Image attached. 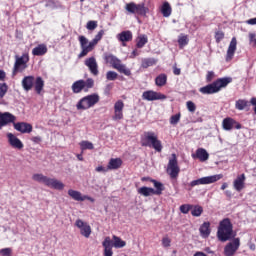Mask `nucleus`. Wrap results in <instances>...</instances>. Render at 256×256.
I'll list each match as a JSON object with an SVG mask.
<instances>
[{"label": "nucleus", "instance_id": "5", "mask_svg": "<svg viewBox=\"0 0 256 256\" xmlns=\"http://www.w3.org/2000/svg\"><path fill=\"white\" fill-rule=\"evenodd\" d=\"M33 181H36L37 183H43L46 187H50L51 189H56L57 191H63L65 189V184L63 182L55 179V178H49L43 174H33L32 175Z\"/></svg>", "mask_w": 256, "mask_h": 256}, {"label": "nucleus", "instance_id": "14", "mask_svg": "<svg viewBox=\"0 0 256 256\" xmlns=\"http://www.w3.org/2000/svg\"><path fill=\"white\" fill-rule=\"evenodd\" d=\"M142 99L144 101H165V99H167V95H165L161 92L147 90V91L143 92Z\"/></svg>", "mask_w": 256, "mask_h": 256}, {"label": "nucleus", "instance_id": "9", "mask_svg": "<svg viewBox=\"0 0 256 256\" xmlns=\"http://www.w3.org/2000/svg\"><path fill=\"white\" fill-rule=\"evenodd\" d=\"M78 41L80 43V47L82 49L81 53L78 54V59H83V57H87L93 49H95V46L99 43L96 42L94 39L89 42L85 36H79ZM87 43H89L87 45Z\"/></svg>", "mask_w": 256, "mask_h": 256}, {"label": "nucleus", "instance_id": "44", "mask_svg": "<svg viewBox=\"0 0 256 256\" xmlns=\"http://www.w3.org/2000/svg\"><path fill=\"white\" fill-rule=\"evenodd\" d=\"M7 91H9V86H7V83H0V99H3V97L7 95Z\"/></svg>", "mask_w": 256, "mask_h": 256}, {"label": "nucleus", "instance_id": "37", "mask_svg": "<svg viewBox=\"0 0 256 256\" xmlns=\"http://www.w3.org/2000/svg\"><path fill=\"white\" fill-rule=\"evenodd\" d=\"M148 42L149 39L147 38V35H140L137 37L136 47L138 49H143V47H145V45H147Z\"/></svg>", "mask_w": 256, "mask_h": 256}, {"label": "nucleus", "instance_id": "64", "mask_svg": "<svg viewBox=\"0 0 256 256\" xmlns=\"http://www.w3.org/2000/svg\"><path fill=\"white\" fill-rule=\"evenodd\" d=\"M77 159L78 161H83V154H78Z\"/></svg>", "mask_w": 256, "mask_h": 256}, {"label": "nucleus", "instance_id": "25", "mask_svg": "<svg viewBox=\"0 0 256 256\" xmlns=\"http://www.w3.org/2000/svg\"><path fill=\"white\" fill-rule=\"evenodd\" d=\"M123 165V160L121 158H111L107 165V171H116L121 169Z\"/></svg>", "mask_w": 256, "mask_h": 256}, {"label": "nucleus", "instance_id": "60", "mask_svg": "<svg viewBox=\"0 0 256 256\" xmlns=\"http://www.w3.org/2000/svg\"><path fill=\"white\" fill-rule=\"evenodd\" d=\"M96 171H97L98 173H101V171H103V172L105 173V171H107V169H105V167H103V166H98V167L96 168Z\"/></svg>", "mask_w": 256, "mask_h": 256}, {"label": "nucleus", "instance_id": "59", "mask_svg": "<svg viewBox=\"0 0 256 256\" xmlns=\"http://www.w3.org/2000/svg\"><path fill=\"white\" fill-rule=\"evenodd\" d=\"M85 200L90 201L91 203H95V199L91 196H84V201Z\"/></svg>", "mask_w": 256, "mask_h": 256}, {"label": "nucleus", "instance_id": "12", "mask_svg": "<svg viewBox=\"0 0 256 256\" xmlns=\"http://www.w3.org/2000/svg\"><path fill=\"white\" fill-rule=\"evenodd\" d=\"M220 179H223V174L206 176V177L199 178L197 180H193L190 183V186L197 187V185H211V183H217V181H220Z\"/></svg>", "mask_w": 256, "mask_h": 256}, {"label": "nucleus", "instance_id": "46", "mask_svg": "<svg viewBox=\"0 0 256 256\" xmlns=\"http://www.w3.org/2000/svg\"><path fill=\"white\" fill-rule=\"evenodd\" d=\"M179 121H181V113L172 115L170 117V125H177V123H179Z\"/></svg>", "mask_w": 256, "mask_h": 256}, {"label": "nucleus", "instance_id": "41", "mask_svg": "<svg viewBox=\"0 0 256 256\" xmlns=\"http://www.w3.org/2000/svg\"><path fill=\"white\" fill-rule=\"evenodd\" d=\"M80 149L82 151H87V149L89 151H93V149H95V146H93V143H91L87 140H84V141L80 142Z\"/></svg>", "mask_w": 256, "mask_h": 256}, {"label": "nucleus", "instance_id": "29", "mask_svg": "<svg viewBox=\"0 0 256 256\" xmlns=\"http://www.w3.org/2000/svg\"><path fill=\"white\" fill-rule=\"evenodd\" d=\"M199 233L203 239H207L211 235V222H204L199 228Z\"/></svg>", "mask_w": 256, "mask_h": 256}, {"label": "nucleus", "instance_id": "17", "mask_svg": "<svg viewBox=\"0 0 256 256\" xmlns=\"http://www.w3.org/2000/svg\"><path fill=\"white\" fill-rule=\"evenodd\" d=\"M84 65L88 67L91 75L97 77L99 75V64H97V59L95 56L89 57L84 61Z\"/></svg>", "mask_w": 256, "mask_h": 256}, {"label": "nucleus", "instance_id": "15", "mask_svg": "<svg viewBox=\"0 0 256 256\" xmlns=\"http://www.w3.org/2000/svg\"><path fill=\"white\" fill-rule=\"evenodd\" d=\"M239 247H241V239L234 238L232 242H229L224 247V255L225 256H233L237 251L239 250Z\"/></svg>", "mask_w": 256, "mask_h": 256}, {"label": "nucleus", "instance_id": "28", "mask_svg": "<svg viewBox=\"0 0 256 256\" xmlns=\"http://www.w3.org/2000/svg\"><path fill=\"white\" fill-rule=\"evenodd\" d=\"M117 39L121 43H129V41H133V32L129 30L122 31L117 35Z\"/></svg>", "mask_w": 256, "mask_h": 256}, {"label": "nucleus", "instance_id": "1", "mask_svg": "<svg viewBox=\"0 0 256 256\" xmlns=\"http://www.w3.org/2000/svg\"><path fill=\"white\" fill-rule=\"evenodd\" d=\"M217 238L222 243H225V241H231V239H235V233H233V223L231 222V219L224 218L219 222Z\"/></svg>", "mask_w": 256, "mask_h": 256}, {"label": "nucleus", "instance_id": "23", "mask_svg": "<svg viewBox=\"0 0 256 256\" xmlns=\"http://www.w3.org/2000/svg\"><path fill=\"white\" fill-rule=\"evenodd\" d=\"M102 247L104 248V256H113V241L111 237L107 236L102 242Z\"/></svg>", "mask_w": 256, "mask_h": 256}, {"label": "nucleus", "instance_id": "27", "mask_svg": "<svg viewBox=\"0 0 256 256\" xmlns=\"http://www.w3.org/2000/svg\"><path fill=\"white\" fill-rule=\"evenodd\" d=\"M193 159H199L202 163L209 159V153L205 148H198L196 154L192 155Z\"/></svg>", "mask_w": 256, "mask_h": 256}, {"label": "nucleus", "instance_id": "22", "mask_svg": "<svg viewBox=\"0 0 256 256\" xmlns=\"http://www.w3.org/2000/svg\"><path fill=\"white\" fill-rule=\"evenodd\" d=\"M15 115L9 112H0V131L3 127L9 125V123H15Z\"/></svg>", "mask_w": 256, "mask_h": 256}, {"label": "nucleus", "instance_id": "36", "mask_svg": "<svg viewBox=\"0 0 256 256\" xmlns=\"http://www.w3.org/2000/svg\"><path fill=\"white\" fill-rule=\"evenodd\" d=\"M156 64L157 60L155 58H144L142 59L141 67L142 69H148V67H153Z\"/></svg>", "mask_w": 256, "mask_h": 256}, {"label": "nucleus", "instance_id": "33", "mask_svg": "<svg viewBox=\"0 0 256 256\" xmlns=\"http://www.w3.org/2000/svg\"><path fill=\"white\" fill-rule=\"evenodd\" d=\"M155 189L151 188V187H140L138 189V194L142 195L143 197H151V195H155Z\"/></svg>", "mask_w": 256, "mask_h": 256}, {"label": "nucleus", "instance_id": "21", "mask_svg": "<svg viewBox=\"0 0 256 256\" xmlns=\"http://www.w3.org/2000/svg\"><path fill=\"white\" fill-rule=\"evenodd\" d=\"M7 139H8L9 145H11V147L13 149H18V151H21V149H23L25 147L23 142L17 136H15L13 133H8Z\"/></svg>", "mask_w": 256, "mask_h": 256}, {"label": "nucleus", "instance_id": "56", "mask_svg": "<svg viewBox=\"0 0 256 256\" xmlns=\"http://www.w3.org/2000/svg\"><path fill=\"white\" fill-rule=\"evenodd\" d=\"M247 25H256V18L246 20Z\"/></svg>", "mask_w": 256, "mask_h": 256}, {"label": "nucleus", "instance_id": "52", "mask_svg": "<svg viewBox=\"0 0 256 256\" xmlns=\"http://www.w3.org/2000/svg\"><path fill=\"white\" fill-rule=\"evenodd\" d=\"M213 79H215V72L208 71L207 75H206V82L211 83V81H213Z\"/></svg>", "mask_w": 256, "mask_h": 256}, {"label": "nucleus", "instance_id": "53", "mask_svg": "<svg viewBox=\"0 0 256 256\" xmlns=\"http://www.w3.org/2000/svg\"><path fill=\"white\" fill-rule=\"evenodd\" d=\"M103 35H105V30H100L94 37V40L99 43L103 39Z\"/></svg>", "mask_w": 256, "mask_h": 256}, {"label": "nucleus", "instance_id": "4", "mask_svg": "<svg viewBox=\"0 0 256 256\" xmlns=\"http://www.w3.org/2000/svg\"><path fill=\"white\" fill-rule=\"evenodd\" d=\"M142 147H151L157 153L163 151V144L157 134L153 131L144 132V136L141 139Z\"/></svg>", "mask_w": 256, "mask_h": 256}, {"label": "nucleus", "instance_id": "20", "mask_svg": "<svg viewBox=\"0 0 256 256\" xmlns=\"http://www.w3.org/2000/svg\"><path fill=\"white\" fill-rule=\"evenodd\" d=\"M235 51H237V38L233 37L226 52V63H230V61H233V57H235Z\"/></svg>", "mask_w": 256, "mask_h": 256}, {"label": "nucleus", "instance_id": "47", "mask_svg": "<svg viewBox=\"0 0 256 256\" xmlns=\"http://www.w3.org/2000/svg\"><path fill=\"white\" fill-rule=\"evenodd\" d=\"M214 37H215L216 43H221V41H223V39H225V32L217 31V32H215Z\"/></svg>", "mask_w": 256, "mask_h": 256}, {"label": "nucleus", "instance_id": "58", "mask_svg": "<svg viewBox=\"0 0 256 256\" xmlns=\"http://www.w3.org/2000/svg\"><path fill=\"white\" fill-rule=\"evenodd\" d=\"M173 73L175 75H181V69L177 68L176 66L173 67Z\"/></svg>", "mask_w": 256, "mask_h": 256}, {"label": "nucleus", "instance_id": "48", "mask_svg": "<svg viewBox=\"0 0 256 256\" xmlns=\"http://www.w3.org/2000/svg\"><path fill=\"white\" fill-rule=\"evenodd\" d=\"M186 107H187L188 111H190V113H195V111H197V106L195 105V103L193 101H187Z\"/></svg>", "mask_w": 256, "mask_h": 256}, {"label": "nucleus", "instance_id": "49", "mask_svg": "<svg viewBox=\"0 0 256 256\" xmlns=\"http://www.w3.org/2000/svg\"><path fill=\"white\" fill-rule=\"evenodd\" d=\"M96 27H97V21L95 20H90L86 24V29H88V31H95Z\"/></svg>", "mask_w": 256, "mask_h": 256}, {"label": "nucleus", "instance_id": "11", "mask_svg": "<svg viewBox=\"0 0 256 256\" xmlns=\"http://www.w3.org/2000/svg\"><path fill=\"white\" fill-rule=\"evenodd\" d=\"M166 173L169 175L170 179H177L179 173H181V168L179 167V162L177 160V155L172 154V158L169 159Z\"/></svg>", "mask_w": 256, "mask_h": 256}, {"label": "nucleus", "instance_id": "19", "mask_svg": "<svg viewBox=\"0 0 256 256\" xmlns=\"http://www.w3.org/2000/svg\"><path fill=\"white\" fill-rule=\"evenodd\" d=\"M222 127L224 131H231L232 129H241V123L235 121L231 117L224 118L222 121Z\"/></svg>", "mask_w": 256, "mask_h": 256}, {"label": "nucleus", "instance_id": "18", "mask_svg": "<svg viewBox=\"0 0 256 256\" xmlns=\"http://www.w3.org/2000/svg\"><path fill=\"white\" fill-rule=\"evenodd\" d=\"M76 227L80 229V233L83 237H86V239H89L91 237V226L87 224V222H84L81 219L76 220L75 222Z\"/></svg>", "mask_w": 256, "mask_h": 256}, {"label": "nucleus", "instance_id": "16", "mask_svg": "<svg viewBox=\"0 0 256 256\" xmlns=\"http://www.w3.org/2000/svg\"><path fill=\"white\" fill-rule=\"evenodd\" d=\"M123 109H125V103L123 100H117L114 103V114L112 115L113 121H121L124 118Z\"/></svg>", "mask_w": 256, "mask_h": 256}, {"label": "nucleus", "instance_id": "7", "mask_svg": "<svg viewBox=\"0 0 256 256\" xmlns=\"http://www.w3.org/2000/svg\"><path fill=\"white\" fill-rule=\"evenodd\" d=\"M100 97L99 94H90L78 101L76 104V109L78 111H86V109H91V107H95L97 103H99Z\"/></svg>", "mask_w": 256, "mask_h": 256}, {"label": "nucleus", "instance_id": "57", "mask_svg": "<svg viewBox=\"0 0 256 256\" xmlns=\"http://www.w3.org/2000/svg\"><path fill=\"white\" fill-rule=\"evenodd\" d=\"M5 77H7L5 71L0 70V81H5Z\"/></svg>", "mask_w": 256, "mask_h": 256}, {"label": "nucleus", "instance_id": "43", "mask_svg": "<svg viewBox=\"0 0 256 256\" xmlns=\"http://www.w3.org/2000/svg\"><path fill=\"white\" fill-rule=\"evenodd\" d=\"M179 209H180V213H183V215H187V213H189V211H191V209H193V205L192 204H182Z\"/></svg>", "mask_w": 256, "mask_h": 256}, {"label": "nucleus", "instance_id": "51", "mask_svg": "<svg viewBox=\"0 0 256 256\" xmlns=\"http://www.w3.org/2000/svg\"><path fill=\"white\" fill-rule=\"evenodd\" d=\"M12 253H13V249L11 248H3L0 250V255L2 256H11Z\"/></svg>", "mask_w": 256, "mask_h": 256}, {"label": "nucleus", "instance_id": "54", "mask_svg": "<svg viewBox=\"0 0 256 256\" xmlns=\"http://www.w3.org/2000/svg\"><path fill=\"white\" fill-rule=\"evenodd\" d=\"M249 41H250V43H253L254 47H256V35H255V33H250L249 34Z\"/></svg>", "mask_w": 256, "mask_h": 256}, {"label": "nucleus", "instance_id": "34", "mask_svg": "<svg viewBox=\"0 0 256 256\" xmlns=\"http://www.w3.org/2000/svg\"><path fill=\"white\" fill-rule=\"evenodd\" d=\"M112 239L114 242H112L113 247H115V249H123V247H125V245H127V242H125V240H122L119 236H112Z\"/></svg>", "mask_w": 256, "mask_h": 256}, {"label": "nucleus", "instance_id": "26", "mask_svg": "<svg viewBox=\"0 0 256 256\" xmlns=\"http://www.w3.org/2000/svg\"><path fill=\"white\" fill-rule=\"evenodd\" d=\"M245 174H241L238 175L237 178L234 180L233 182V187L236 191H238V193H240V191H243V189H245Z\"/></svg>", "mask_w": 256, "mask_h": 256}, {"label": "nucleus", "instance_id": "31", "mask_svg": "<svg viewBox=\"0 0 256 256\" xmlns=\"http://www.w3.org/2000/svg\"><path fill=\"white\" fill-rule=\"evenodd\" d=\"M150 183H153L156 190H154V195H163V190L165 189V185L163 183L155 180L150 179Z\"/></svg>", "mask_w": 256, "mask_h": 256}, {"label": "nucleus", "instance_id": "38", "mask_svg": "<svg viewBox=\"0 0 256 256\" xmlns=\"http://www.w3.org/2000/svg\"><path fill=\"white\" fill-rule=\"evenodd\" d=\"M161 13L163 17H171L172 9L171 4L169 2H164L161 7Z\"/></svg>", "mask_w": 256, "mask_h": 256}, {"label": "nucleus", "instance_id": "62", "mask_svg": "<svg viewBox=\"0 0 256 256\" xmlns=\"http://www.w3.org/2000/svg\"><path fill=\"white\" fill-rule=\"evenodd\" d=\"M138 55H139V52L137 51V49L133 50L132 57H137Z\"/></svg>", "mask_w": 256, "mask_h": 256}, {"label": "nucleus", "instance_id": "39", "mask_svg": "<svg viewBox=\"0 0 256 256\" xmlns=\"http://www.w3.org/2000/svg\"><path fill=\"white\" fill-rule=\"evenodd\" d=\"M178 45L180 49H183V47L189 45V36L185 34H180L178 37Z\"/></svg>", "mask_w": 256, "mask_h": 256}, {"label": "nucleus", "instance_id": "6", "mask_svg": "<svg viewBox=\"0 0 256 256\" xmlns=\"http://www.w3.org/2000/svg\"><path fill=\"white\" fill-rule=\"evenodd\" d=\"M104 61L111 65L113 69H116L118 73H122L123 75H126V77H131V69L127 68L117 56L113 54H105Z\"/></svg>", "mask_w": 256, "mask_h": 256}, {"label": "nucleus", "instance_id": "61", "mask_svg": "<svg viewBox=\"0 0 256 256\" xmlns=\"http://www.w3.org/2000/svg\"><path fill=\"white\" fill-rule=\"evenodd\" d=\"M225 195L226 197H233V193L231 192V190H226Z\"/></svg>", "mask_w": 256, "mask_h": 256}, {"label": "nucleus", "instance_id": "40", "mask_svg": "<svg viewBox=\"0 0 256 256\" xmlns=\"http://www.w3.org/2000/svg\"><path fill=\"white\" fill-rule=\"evenodd\" d=\"M192 217H201L203 215V207L200 205H193L191 208Z\"/></svg>", "mask_w": 256, "mask_h": 256}, {"label": "nucleus", "instance_id": "10", "mask_svg": "<svg viewBox=\"0 0 256 256\" xmlns=\"http://www.w3.org/2000/svg\"><path fill=\"white\" fill-rule=\"evenodd\" d=\"M29 63V53H23L22 56H15V63L12 70V75L15 77L17 73H23L27 69Z\"/></svg>", "mask_w": 256, "mask_h": 256}, {"label": "nucleus", "instance_id": "55", "mask_svg": "<svg viewBox=\"0 0 256 256\" xmlns=\"http://www.w3.org/2000/svg\"><path fill=\"white\" fill-rule=\"evenodd\" d=\"M31 141L33 143H41L42 139H41L40 136H34V137L31 138Z\"/></svg>", "mask_w": 256, "mask_h": 256}, {"label": "nucleus", "instance_id": "63", "mask_svg": "<svg viewBox=\"0 0 256 256\" xmlns=\"http://www.w3.org/2000/svg\"><path fill=\"white\" fill-rule=\"evenodd\" d=\"M226 187H228V184H227V182H224V183L222 184V186H221V190H222V191H225Z\"/></svg>", "mask_w": 256, "mask_h": 256}, {"label": "nucleus", "instance_id": "8", "mask_svg": "<svg viewBox=\"0 0 256 256\" xmlns=\"http://www.w3.org/2000/svg\"><path fill=\"white\" fill-rule=\"evenodd\" d=\"M93 87H95V81L92 78H88L87 80H77L75 81L72 86V92L75 94L81 93L82 91H85V93H87V91H89V89H93Z\"/></svg>", "mask_w": 256, "mask_h": 256}, {"label": "nucleus", "instance_id": "24", "mask_svg": "<svg viewBox=\"0 0 256 256\" xmlns=\"http://www.w3.org/2000/svg\"><path fill=\"white\" fill-rule=\"evenodd\" d=\"M14 129L20 133H31L33 126L27 122H17L14 123Z\"/></svg>", "mask_w": 256, "mask_h": 256}, {"label": "nucleus", "instance_id": "13", "mask_svg": "<svg viewBox=\"0 0 256 256\" xmlns=\"http://www.w3.org/2000/svg\"><path fill=\"white\" fill-rule=\"evenodd\" d=\"M125 9L132 15H147V7L143 3L136 4L135 2H130L126 4Z\"/></svg>", "mask_w": 256, "mask_h": 256}, {"label": "nucleus", "instance_id": "42", "mask_svg": "<svg viewBox=\"0 0 256 256\" xmlns=\"http://www.w3.org/2000/svg\"><path fill=\"white\" fill-rule=\"evenodd\" d=\"M235 107L236 109H238V111H243V109H245L246 107H249V101L239 99L238 101H236Z\"/></svg>", "mask_w": 256, "mask_h": 256}, {"label": "nucleus", "instance_id": "35", "mask_svg": "<svg viewBox=\"0 0 256 256\" xmlns=\"http://www.w3.org/2000/svg\"><path fill=\"white\" fill-rule=\"evenodd\" d=\"M68 195L74 199V201H85L84 196L81 194V192L77 190L70 189L68 190Z\"/></svg>", "mask_w": 256, "mask_h": 256}, {"label": "nucleus", "instance_id": "2", "mask_svg": "<svg viewBox=\"0 0 256 256\" xmlns=\"http://www.w3.org/2000/svg\"><path fill=\"white\" fill-rule=\"evenodd\" d=\"M232 82L233 78L231 77L218 78L211 84L201 87L199 91L202 93V95H215V93H219V91L225 89V87Z\"/></svg>", "mask_w": 256, "mask_h": 256}, {"label": "nucleus", "instance_id": "32", "mask_svg": "<svg viewBox=\"0 0 256 256\" xmlns=\"http://www.w3.org/2000/svg\"><path fill=\"white\" fill-rule=\"evenodd\" d=\"M156 87H165L167 85V74L161 73L155 78Z\"/></svg>", "mask_w": 256, "mask_h": 256}, {"label": "nucleus", "instance_id": "50", "mask_svg": "<svg viewBox=\"0 0 256 256\" xmlns=\"http://www.w3.org/2000/svg\"><path fill=\"white\" fill-rule=\"evenodd\" d=\"M162 246L165 248L171 247V238H169L168 236H164L162 238Z\"/></svg>", "mask_w": 256, "mask_h": 256}, {"label": "nucleus", "instance_id": "3", "mask_svg": "<svg viewBox=\"0 0 256 256\" xmlns=\"http://www.w3.org/2000/svg\"><path fill=\"white\" fill-rule=\"evenodd\" d=\"M22 87L24 91H31L34 87V91L37 95H41L43 93V89H45V80L42 77H34V76H25L22 79Z\"/></svg>", "mask_w": 256, "mask_h": 256}, {"label": "nucleus", "instance_id": "45", "mask_svg": "<svg viewBox=\"0 0 256 256\" xmlns=\"http://www.w3.org/2000/svg\"><path fill=\"white\" fill-rule=\"evenodd\" d=\"M117 77H119V74H117V72H115V71H108L106 73L107 81H115L117 79Z\"/></svg>", "mask_w": 256, "mask_h": 256}, {"label": "nucleus", "instance_id": "30", "mask_svg": "<svg viewBox=\"0 0 256 256\" xmlns=\"http://www.w3.org/2000/svg\"><path fill=\"white\" fill-rule=\"evenodd\" d=\"M47 53V46L44 44H39L37 47L33 48L32 55L35 57H43Z\"/></svg>", "mask_w": 256, "mask_h": 256}]
</instances>
